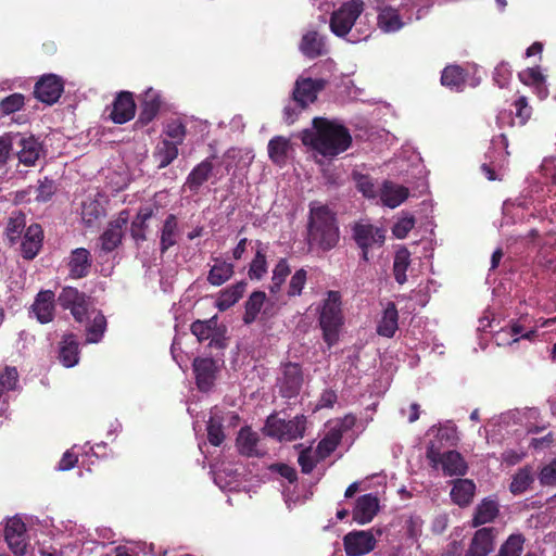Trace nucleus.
I'll list each match as a JSON object with an SVG mask.
<instances>
[{
	"mask_svg": "<svg viewBox=\"0 0 556 556\" xmlns=\"http://www.w3.org/2000/svg\"><path fill=\"white\" fill-rule=\"evenodd\" d=\"M136 114V102L130 91H121L115 97L110 118L115 124H125L131 121Z\"/></svg>",
	"mask_w": 556,
	"mask_h": 556,
	"instance_id": "18",
	"label": "nucleus"
},
{
	"mask_svg": "<svg viewBox=\"0 0 556 556\" xmlns=\"http://www.w3.org/2000/svg\"><path fill=\"white\" fill-rule=\"evenodd\" d=\"M247 281L241 280L228 288L220 290L215 303L218 311L225 312L233 306L237 302H239L247 290Z\"/></svg>",
	"mask_w": 556,
	"mask_h": 556,
	"instance_id": "30",
	"label": "nucleus"
},
{
	"mask_svg": "<svg viewBox=\"0 0 556 556\" xmlns=\"http://www.w3.org/2000/svg\"><path fill=\"white\" fill-rule=\"evenodd\" d=\"M43 230L39 224L27 227L21 242V254L25 260H34L42 248Z\"/></svg>",
	"mask_w": 556,
	"mask_h": 556,
	"instance_id": "22",
	"label": "nucleus"
},
{
	"mask_svg": "<svg viewBox=\"0 0 556 556\" xmlns=\"http://www.w3.org/2000/svg\"><path fill=\"white\" fill-rule=\"evenodd\" d=\"M340 230L336 213L327 205H311L307 220L306 241L308 247L328 252L337 247Z\"/></svg>",
	"mask_w": 556,
	"mask_h": 556,
	"instance_id": "2",
	"label": "nucleus"
},
{
	"mask_svg": "<svg viewBox=\"0 0 556 556\" xmlns=\"http://www.w3.org/2000/svg\"><path fill=\"white\" fill-rule=\"evenodd\" d=\"M307 271L304 268L298 269L290 279L287 294L288 296H296L302 293L306 283Z\"/></svg>",
	"mask_w": 556,
	"mask_h": 556,
	"instance_id": "54",
	"label": "nucleus"
},
{
	"mask_svg": "<svg viewBox=\"0 0 556 556\" xmlns=\"http://www.w3.org/2000/svg\"><path fill=\"white\" fill-rule=\"evenodd\" d=\"M300 51L312 60L325 55L327 53L325 38L316 30L307 31L301 39Z\"/></svg>",
	"mask_w": 556,
	"mask_h": 556,
	"instance_id": "26",
	"label": "nucleus"
},
{
	"mask_svg": "<svg viewBox=\"0 0 556 556\" xmlns=\"http://www.w3.org/2000/svg\"><path fill=\"white\" fill-rule=\"evenodd\" d=\"M302 142L326 157L346 151L352 144L349 129L324 117L313 119V129L302 131Z\"/></svg>",
	"mask_w": 556,
	"mask_h": 556,
	"instance_id": "1",
	"label": "nucleus"
},
{
	"mask_svg": "<svg viewBox=\"0 0 556 556\" xmlns=\"http://www.w3.org/2000/svg\"><path fill=\"white\" fill-rule=\"evenodd\" d=\"M219 327L220 324H218V316L214 315L213 317L205 320H194L190 325V331L199 342H204L210 340Z\"/></svg>",
	"mask_w": 556,
	"mask_h": 556,
	"instance_id": "39",
	"label": "nucleus"
},
{
	"mask_svg": "<svg viewBox=\"0 0 556 556\" xmlns=\"http://www.w3.org/2000/svg\"><path fill=\"white\" fill-rule=\"evenodd\" d=\"M319 462H323V459H318V455L315 454L312 446L302 448L298 457V463L301 467L302 473L304 475L312 473Z\"/></svg>",
	"mask_w": 556,
	"mask_h": 556,
	"instance_id": "50",
	"label": "nucleus"
},
{
	"mask_svg": "<svg viewBox=\"0 0 556 556\" xmlns=\"http://www.w3.org/2000/svg\"><path fill=\"white\" fill-rule=\"evenodd\" d=\"M526 538L521 533L510 534L500 546L496 556H520Z\"/></svg>",
	"mask_w": 556,
	"mask_h": 556,
	"instance_id": "47",
	"label": "nucleus"
},
{
	"mask_svg": "<svg viewBox=\"0 0 556 556\" xmlns=\"http://www.w3.org/2000/svg\"><path fill=\"white\" fill-rule=\"evenodd\" d=\"M424 521L419 516H410L405 523L406 533L412 539H417L422 532Z\"/></svg>",
	"mask_w": 556,
	"mask_h": 556,
	"instance_id": "63",
	"label": "nucleus"
},
{
	"mask_svg": "<svg viewBox=\"0 0 556 556\" xmlns=\"http://www.w3.org/2000/svg\"><path fill=\"white\" fill-rule=\"evenodd\" d=\"M410 264V253L408 249L401 248L395 252L393 262V275L397 283L403 285L407 280L406 271Z\"/></svg>",
	"mask_w": 556,
	"mask_h": 556,
	"instance_id": "45",
	"label": "nucleus"
},
{
	"mask_svg": "<svg viewBox=\"0 0 556 556\" xmlns=\"http://www.w3.org/2000/svg\"><path fill=\"white\" fill-rule=\"evenodd\" d=\"M179 238L178 219L175 214H168L163 223L160 237L161 254L176 245Z\"/></svg>",
	"mask_w": 556,
	"mask_h": 556,
	"instance_id": "29",
	"label": "nucleus"
},
{
	"mask_svg": "<svg viewBox=\"0 0 556 556\" xmlns=\"http://www.w3.org/2000/svg\"><path fill=\"white\" fill-rule=\"evenodd\" d=\"M539 480L543 486L556 485V459H553L541 469Z\"/></svg>",
	"mask_w": 556,
	"mask_h": 556,
	"instance_id": "57",
	"label": "nucleus"
},
{
	"mask_svg": "<svg viewBox=\"0 0 556 556\" xmlns=\"http://www.w3.org/2000/svg\"><path fill=\"white\" fill-rule=\"evenodd\" d=\"M318 323L323 330L324 341L329 348L333 346L339 341L340 329L344 324L339 291H328L319 312Z\"/></svg>",
	"mask_w": 556,
	"mask_h": 556,
	"instance_id": "4",
	"label": "nucleus"
},
{
	"mask_svg": "<svg viewBox=\"0 0 556 556\" xmlns=\"http://www.w3.org/2000/svg\"><path fill=\"white\" fill-rule=\"evenodd\" d=\"M416 224V219L414 216H404L400 218L392 228V233L397 239H404L407 237L408 232L414 228Z\"/></svg>",
	"mask_w": 556,
	"mask_h": 556,
	"instance_id": "55",
	"label": "nucleus"
},
{
	"mask_svg": "<svg viewBox=\"0 0 556 556\" xmlns=\"http://www.w3.org/2000/svg\"><path fill=\"white\" fill-rule=\"evenodd\" d=\"M178 146L172 143L168 139H162L153 151V157L157 162L159 169L170 165L178 157Z\"/></svg>",
	"mask_w": 556,
	"mask_h": 556,
	"instance_id": "34",
	"label": "nucleus"
},
{
	"mask_svg": "<svg viewBox=\"0 0 556 556\" xmlns=\"http://www.w3.org/2000/svg\"><path fill=\"white\" fill-rule=\"evenodd\" d=\"M26 229V215L22 211H13L8 218L4 231L10 244H15Z\"/></svg>",
	"mask_w": 556,
	"mask_h": 556,
	"instance_id": "36",
	"label": "nucleus"
},
{
	"mask_svg": "<svg viewBox=\"0 0 556 556\" xmlns=\"http://www.w3.org/2000/svg\"><path fill=\"white\" fill-rule=\"evenodd\" d=\"M227 327L220 325L218 330L210 339L208 346L216 350H225L228 345V338L226 337Z\"/></svg>",
	"mask_w": 556,
	"mask_h": 556,
	"instance_id": "61",
	"label": "nucleus"
},
{
	"mask_svg": "<svg viewBox=\"0 0 556 556\" xmlns=\"http://www.w3.org/2000/svg\"><path fill=\"white\" fill-rule=\"evenodd\" d=\"M498 531L494 527H482L475 531L464 556H489L496 545Z\"/></svg>",
	"mask_w": 556,
	"mask_h": 556,
	"instance_id": "14",
	"label": "nucleus"
},
{
	"mask_svg": "<svg viewBox=\"0 0 556 556\" xmlns=\"http://www.w3.org/2000/svg\"><path fill=\"white\" fill-rule=\"evenodd\" d=\"M266 432L269 437L279 441H293L303 438L306 430V417L298 415L290 420H285L270 415L266 420Z\"/></svg>",
	"mask_w": 556,
	"mask_h": 556,
	"instance_id": "7",
	"label": "nucleus"
},
{
	"mask_svg": "<svg viewBox=\"0 0 556 556\" xmlns=\"http://www.w3.org/2000/svg\"><path fill=\"white\" fill-rule=\"evenodd\" d=\"M409 194V190L391 181H386L381 190V200L384 205L394 208L403 203Z\"/></svg>",
	"mask_w": 556,
	"mask_h": 556,
	"instance_id": "35",
	"label": "nucleus"
},
{
	"mask_svg": "<svg viewBox=\"0 0 556 556\" xmlns=\"http://www.w3.org/2000/svg\"><path fill=\"white\" fill-rule=\"evenodd\" d=\"M364 9L365 3L363 0H350L342 3L330 16L329 26L331 31L338 37H346L364 12Z\"/></svg>",
	"mask_w": 556,
	"mask_h": 556,
	"instance_id": "5",
	"label": "nucleus"
},
{
	"mask_svg": "<svg viewBox=\"0 0 556 556\" xmlns=\"http://www.w3.org/2000/svg\"><path fill=\"white\" fill-rule=\"evenodd\" d=\"M106 330V318L101 312H97L87 327V342L98 343Z\"/></svg>",
	"mask_w": 556,
	"mask_h": 556,
	"instance_id": "48",
	"label": "nucleus"
},
{
	"mask_svg": "<svg viewBox=\"0 0 556 556\" xmlns=\"http://www.w3.org/2000/svg\"><path fill=\"white\" fill-rule=\"evenodd\" d=\"M64 92V81L55 74H46L35 84L34 94L42 103L52 105Z\"/></svg>",
	"mask_w": 556,
	"mask_h": 556,
	"instance_id": "13",
	"label": "nucleus"
},
{
	"mask_svg": "<svg viewBox=\"0 0 556 556\" xmlns=\"http://www.w3.org/2000/svg\"><path fill=\"white\" fill-rule=\"evenodd\" d=\"M91 253L85 248L74 249L67 257L66 266L72 279H83L90 274L92 267Z\"/></svg>",
	"mask_w": 556,
	"mask_h": 556,
	"instance_id": "19",
	"label": "nucleus"
},
{
	"mask_svg": "<svg viewBox=\"0 0 556 556\" xmlns=\"http://www.w3.org/2000/svg\"><path fill=\"white\" fill-rule=\"evenodd\" d=\"M161 105L162 101L160 93L156 90L149 88L143 94L137 123H140L141 125H148L151 123L157 116Z\"/></svg>",
	"mask_w": 556,
	"mask_h": 556,
	"instance_id": "25",
	"label": "nucleus"
},
{
	"mask_svg": "<svg viewBox=\"0 0 556 556\" xmlns=\"http://www.w3.org/2000/svg\"><path fill=\"white\" fill-rule=\"evenodd\" d=\"M304 377L302 366L288 362L281 366V377L278 379L279 392L282 397L292 399L299 395Z\"/></svg>",
	"mask_w": 556,
	"mask_h": 556,
	"instance_id": "10",
	"label": "nucleus"
},
{
	"mask_svg": "<svg viewBox=\"0 0 556 556\" xmlns=\"http://www.w3.org/2000/svg\"><path fill=\"white\" fill-rule=\"evenodd\" d=\"M258 249L250 264L248 275L252 280H261L267 273L266 251L262 248V242L257 241Z\"/></svg>",
	"mask_w": 556,
	"mask_h": 556,
	"instance_id": "46",
	"label": "nucleus"
},
{
	"mask_svg": "<svg viewBox=\"0 0 556 556\" xmlns=\"http://www.w3.org/2000/svg\"><path fill=\"white\" fill-rule=\"evenodd\" d=\"M4 540L9 548L16 556H23L26 553V526L21 518H12L4 528Z\"/></svg>",
	"mask_w": 556,
	"mask_h": 556,
	"instance_id": "17",
	"label": "nucleus"
},
{
	"mask_svg": "<svg viewBox=\"0 0 556 556\" xmlns=\"http://www.w3.org/2000/svg\"><path fill=\"white\" fill-rule=\"evenodd\" d=\"M24 96L22 93H12L0 102V112L9 115L20 111L24 106Z\"/></svg>",
	"mask_w": 556,
	"mask_h": 556,
	"instance_id": "53",
	"label": "nucleus"
},
{
	"mask_svg": "<svg viewBox=\"0 0 556 556\" xmlns=\"http://www.w3.org/2000/svg\"><path fill=\"white\" fill-rule=\"evenodd\" d=\"M376 538L370 531L353 530L343 536V546L348 556H363L376 547Z\"/></svg>",
	"mask_w": 556,
	"mask_h": 556,
	"instance_id": "15",
	"label": "nucleus"
},
{
	"mask_svg": "<svg viewBox=\"0 0 556 556\" xmlns=\"http://www.w3.org/2000/svg\"><path fill=\"white\" fill-rule=\"evenodd\" d=\"M516 113L515 116L517 118V124L519 126H525L532 115V106L529 105L528 99L526 96H520L513 103Z\"/></svg>",
	"mask_w": 556,
	"mask_h": 556,
	"instance_id": "51",
	"label": "nucleus"
},
{
	"mask_svg": "<svg viewBox=\"0 0 556 556\" xmlns=\"http://www.w3.org/2000/svg\"><path fill=\"white\" fill-rule=\"evenodd\" d=\"M266 301V293L264 291H253L244 303V314L242 320L244 325H251L256 319Z\"/></svg>",
	"mask_w": 556,
	"mask_h": 556,
	"instance_id": "38",
	"label": "nucleus"
},
{
	"mask_svg": "<svg viewBox=\"0 0 556 556\" xmlns=\"http://www.w3.org/2000/svg\"><path fill=\"white\" fill-rule=\"evenodd\" d=\"M534 476L531 466H525L513 476L511 482L509 484V491L514 495H519L525 493L533 483Z\"/></svg>",
	"mask_w": 556,
	"mask_h": 556,
	"instance_id": "42",
	"label": "nucleus"
},
{
	"mask_svg": "<svg viewBox=\"0 0 556 556\" xmlns=\"http://www.w3.org/2000/svg\"><path fill=\"white\" fill-rule=\"evenodd\" d=\"M354 424L353 416H345L339 426L330 428L316 446L315 454L318 455V459L325 460L329 457L340 445L343 432L351 429Z\"/></svg>",
	"mask_w": 556,
	"mask_h": 556,
	"instance_id": "11",
	"label": "nucleus"
},
{
	"mask_svg": "<svg viewBox=\"0 0 556 556\" xmlns=\"http://www.w3.org/2000/svg\"><path fill=\"white\" fill-rule=\"evenodd\" d=\"M104 215L105 210L99 200L88 198L83 202L81 218L87 227H92L93 224Z\"/></svg>",
	"mask_w": 556,
	"mask_h": 556,
	"instance_id": "43",
	"label": "nucleus"
},
{
	"mask_svg": "<svg viewBox=\"0 0 556 556\" xmlns=\"http://www.w3.org/2000/svg\"><path fill=\"white\" fill-rule=\"evenodd\" d=\"M58 303L63 309H70L77 323H84L90 306L89 296L75 287H63L58 296Z\"/></svg>",
	"mask_w": 556,
	"mask_h": 556,
	"instance_id": "8",
	"label": "nucleus"
},
{
	"mask_svg": "<svg viewBox=\"0 0 556 556\" xmlns=\"http://www.w3.org/2000/svg\"><path fill=\"white\" fill-rule=\"evenodd\" d=\"M269 470L271 472H276L280 475L282 478L287 479L289 483H295L298 481V473L294 467L289 466L283 463H275L269 466Z\"/></svg>",
	"mask_w": 556,
	"mask_h": 556,
	"instance_id": "60",
	"label": "nucleus"
},
{
	"mask_svg": "<svg viewBox=\"0 0 556 556\" xmlns=\"http://www.w3.org/2000/svg\"><path fill=\"white\" fill-rule=\"evenodd\" d=\"M426 457L433 468L437 469L441 465L444 476H465L467 473V463L457 451L441 453L440 447L431 442L427 446Z\"/></svg>",
	"mask_w": 556,
	"mask_h": 556,
	"instance_id": "6",
	"label": "nucleus"
},
{
	"mask_svg": "<svg viewBox=\"0 0 556 556\" xmlns=\"http://www.w3.org/2000/svg\"><path fill=\"white\" fill-rule=\"evenodd\" d=\"M163 134L167 137L166 139H170L172 143L180 146L187 136V127L181 121L173 119L165 124Z\"/></svg>",
	"mask_w": 556,
	"mask_h": 556,
	"instance_id": "49",
	"label": "nucleus"
},
{
	"mask_svg": "<svg viewBox=\"0 0 556 556\" xmlns=\"http://www.w3.org/2000/svg\"><path fill=\"white\" fill-rule=\"evenodd\" d=\"M14 146L20 148L16 154L25 166H34L42 151L41 143L33 135L7 132L0 136V167L7 164Z\"/></svg>",
	"mask_w": 556,
	"mask_h": 556,
	"instance_id": "3",
	"label": "nucleus"
},
{
	"mask_svg": "<svg viewBox=\"0 0 556 556\" xmlns=\"http://www.w3.org/2000/svg\"><path fill=\"white\" fill-rule=\"evenodd\" d=\"M128 222V212L126 210L122 211L118 217L109 223L108 228L101 235V249L104 252L114 251L122 242L123 238V228L126 226Z\"/></svg>",
	"mask_w": 556,
	"mask_h": 556,
	"instance_id": "21",
	"label": "nucleus"
},
{
	"mask_svg": "<svg viewBox=\"0 0 556 556\" xmlns=\"http://www.w3.org/2000/svg\"><path fill=\"white\" fill-rule=\"evenodd\" d=\"M233 268L235 267L232 264L227 263L225 261L216 262V264L212 266V268L208 271V283L216 287L224 285L232 277L235 273Z\"/></svg>",
	"mask_w": 556,
	"mask_h": 556,
	"instance_id": "44",
	"label": "nucleus"
},
{
	"mask_svg": "<svg viewBox=\"0 0 556 556\" xmlns=\"http://www.w3.org/2000/svg\"><path fill=\"white\" fill-rule=\"evenodd\" d=\"M148 222L139 218H134L130 226V235L137 242L144 241L147 239L146 231L148 229Z\"/></svg>",
	"mask_w": 556,
	"mask_h": 556,
	"instance_id": "64",
	"label": "nucleus"
},
{
	"mask_svg": "<svg viewBox=\"0 0 556 556\" xmlns=\"http://www.w3.org/2000/svg\"><path fill=\"white\" fill-rule=\"evenodd\" d=\"M55 294L51 290H41L31 305V309L40 324H48L54 318Z\"/></svg>",
	"mask_w": 556,
	"mask_h": 556,
	"instance_id": "23",
	"label": "nucleus"
},
{
	"mask_svg": "<svg viewBox=\"0 0 556 556\" xmlns=\"http://www.w3.org/2000/svg\"><path fill=\"white\" fill-rule=\"evenodd\" d=\"M377 21L379 28L384 33L397 31L403 27L399 11L391 7L380 9Z\"/></svg>",
	"mask_w": 556,
	"mask_h": 556,
	"instance_id": "41",
	"label": "nucleus"
},
{
	"mask_svg": "<svg viewBox=\"0 0 556 556\" xmlns=\"http://www.w3.org/2000/svg\"><path fill=\"white\" fill-rule=\"evenodd\" d=\"M216 159L215 155H211L205 157L202 162L197 164L192 170L188 174L185 182V187L197 194L201 187L210 180V178L214 174V163L213 161Z\"/></svg>",
	"mask_w": 556,
	"mask_h": 556,
	"instance_id": "20",
	"label": "nucleus"
},
{
	"mask_svg": "<svg viewBox=\"0 0 556 556\" xmlns=\"http://www.w3.org/2000/svg\"><path fill=\"white\" fill-rule=\"evenodd\" d=\"M326 87V80L323 78H303L300 77L294 84L292 91V101L300 109H306L311 103L317 100V94Z\"/></svg>",
	"mask_w": 556,
	"mask_h": 556,
	"instance_id": "12",
	"label": "nucleus"
},
{
	"mask_svg": "<svg viewBox=\"0 0 556 556\" xmlns=\"http://www.w3.org/2000/svg\"><path fill=\"white\" fill-rule=\"evenodd\" d=\"M195 383L201 392H208L215 383L218 366L212 357H195L192 363Z\"/></svg>",
	"mask_w": 556,
	"mask_h": 556,
	"instance_id": "16",
	"label": "nucleus"
},
{
	"mask_svg": "<svg viewBox=\"0 0 556 556\" xmlns=\"http://www.w3.org/2000/svg\"><path fill=\"white\" fill-rule=\"evenodd\" d=\"M500 509L496 501L491 498L482 500L475 509V514L471 519V527L478 528L482 525L494 521Z\"/></svg>",
	"mask_w": 556,
	"mask_h": 556,
	"instance_id": "31",
	"label": "nucleus"
},
{
	"mask_svg": "<svg viewBox=\"0 0 556 556\" xmlns=\"http://www.w3.org/2000/svg\"><path fill=\"white\" fill-rule=\"evenodd\" d=\"M379 510V500L371 493L364 494L356 500L353 509V519L359 525L370 522Z\"/></svg>",
	"mask_w": 556,
	"mask_h": 556,
	"instance_id": "24",
	"label": "nucleus"
},
{
	"mask_svg": "<svg viewBox=\"0 0 556 556\" xmlns=\"http://www.w3.org/2000/svg\"><path fill=\"white\" fill-rule=\"evenodd\" d=\"M476 492V484L469 479H456L451 490L452 501L460 507L469 505Z\"/></svg>",
	"mask_w": 556,
	"mask_h": 556,
	"instance_id": "32",
	"label": "nucleus"
},
{
	"mask_svg": "<svg viewBox=\"0 0 556 556\" xmlns=\"http://www.w3.org/2000/svg\"><path fill=\"white\" fill-rule=\"evenodd\" d=\"M207 440L214 446H219L225 440V433L220 420L211 417L207 421Z\"/></svg>",
	"mask_w": 556,
	"mask_h": 556,
	"instance_id": "52",
	"label": "nucleus"
},
{
	"mask_svg": "<svg viewBox=\"0 0 556 556\" xmlns=\"http://www.w3.org/2000/svg\"><path fill=\"white\" fill-rule=\"evenodd\" d=\"M54 192V181L52 179L45 177L42 180H39L36 200L40 202H47L51 199Z\"/></svg>",
	"mask_w": 556,
	"mask_h": 556,
	"instance_id": "58",
	"label": "nucleus"
},
{
	"mask_svg": "<svg viewBox=\"0 0 556 556\" xmlns=\"http://www.w3.org/2000/svg\"><path fill=\"white\" fill-rule=\"evenodd\" d=\"M258 435L249 427H244L239 431L237 437V447L241 455L253 457L258 456L257 452Z\"/></svg>",
	"mask_w": 556,
	"mask_h": 556,
	"instance_id": "40",
	"label": "nucleus"
},
{
	"mask_svg": "<svg viewBox=\"0 0 556 556\" xmlns=\"http://www.w3.org/2000/svg\"><path fill=\"white\" fill-rule=\"evenodd\" d=\"M267 150L269 160L278 166H283L287 164L291 142L283 136H275L269 140Z\"/></svg>",
	"mask_w": 556,
	"mask_h": 556,
	"instance_id": "33",
	"label": "nucleus"
},
{
	"mask_svg": "<svg viewBox=\"0 0 556 556\" xmlns=\"http://www.w3.org/2000/svg\"><path fill=\"white\" fill-rule=\"evenodd\" d=\"M520 81L527 86L533 87L541 84L545 76L542 74L539 66L529 67L518 74Z\"/></svg>",
	"mask_w": 556,
	"mask_h": 556,
	"instance_id": "56",
	"label": "nucleus"
},
{
	"mask_svg": "<svg viewBox=\"0 0 556 556\" xmlns=\"http://www.w3.org/2000/svg\"><path fill=\"white\" fill-rule=\"evenodd\" d=\"M59 359L65 367H74L79 361V343L74 333L64 334L60 342Z\"/></svg>",
	"mask_w": 556,
	"mask_h": 556,
	"instance_id": "27",
	"label": "nucleus"
},
{
	"mask_svg": "<svg viewBox=\"0 0 556 556\" xmlns=\"http://www.w3.org/2000/svg\"><path fill=\"white\" fill-rule=\"evenodd\" d=\"M352 237L362 250L363 261H368V251L374 245L381 247L386 240V230L371 224L356 223L352 227Z\"/></svg>",
	"mask_w": 556,
	"mask_h": 556,
	"instance_id": "9",
	"label": "nucleus"
},
{
	"mask_svg": "<svg viewBox=\"0 0 556 556\" xmlns=\"http://www.w3.org/2000/svg\"><path fill=\"white\" fill-rule=\"evenodd\" d=\"M290 273L291 269L287 258H280L273 270L271 280L285 283Z\"/></svg>",
	"mask_w": 556,
	"mask_h": 556,
	"instance_id": "62",
	"label": "nucleus"
},
{
	"mask_svg": "<svg viewBox=\"0 0 556 556\" xmlns=\"http://www.w3.org/2000/svg\"><path fill=\"white\" fill-rule=\"evenodd\" d=\"M399 328V312L394 302H388L377 325V333L381 337L393 338Z\"/></svg>",
	"mask_w": 556,
	"mask_h": 556,
	"instance_id": "28",
	"label": "nucleus"
},
{
	"mask_svg": "<svg viewBox=\"0 0 556 556\" xmlns=\"http://www.w3.org/2000/svg\"><path fill=\"white\" fill-rule=\"evenodd\" d=\"M18 381V372L15 367H5L0 374L1 388L4 391L14 390Z\"/></svg>",
	"mask_w": 556,
	"mask_h": 556,
	"instance_id": "59",
	"label": "nucleus"
},
{
	"mask_svg": "<svg viewBox=\"0 0 556 556\" xmlns=\"http://www.w3.org/2000/svg\"><path fill=\"white\" fill-rule=\"evenodd\" d=\"M467 73L459 65H447L441 75V84L452 90L460 91L465 87Z\"/></svg>",
	"mask_w": 556,
	"mask_h": 556,
	"instance_id": "37",
	"label": "nucleus"
}]
</instances>
